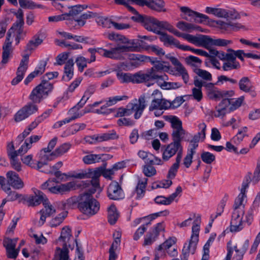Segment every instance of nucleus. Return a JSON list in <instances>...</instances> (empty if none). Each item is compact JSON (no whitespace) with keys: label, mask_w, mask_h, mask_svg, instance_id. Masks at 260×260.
<instances>
[{"label":"nucleus","mask_w":260,"mask_h":260,"mask_svg":"<svg viewBox=\"0 0 260 260\" xmlns=\"http://www.w3.org/2000/svg\"><path fill=\"white\" fill-rule=\"evenodd\" d=\"M170 32L172 33L177 37H182L189 42L197 46H198L200 40V36H195L190 34H183L179 32L174 27H172Z\"/></svg>","instance_id":"c85d7f7f"},{"label":"nucleus","mask_w":260,"mask_h":260,"mask_svg":"<svg viewBox=\"0 0 260 260\" xmlns=\"http://www.w3.org/2000/svg\"><path fill=\"white\" fill-rule=\"evenodd\" d=\"M84 105L82 106L79 105V102L74 107L72 108L68 112V115L69 117L66 118L62 120L58 121L55 122L53 127L54 128H58L62 126L63 124L68 123L73 120L80 118L83 116L85 114L90 112L89 110H88L86 108L84 109L80 110V109L83 107Z\"/></svg>","instance_id":"423d86ee"},{"label":"nucleus","mask_w":260,"mask_h":260,"mask_svg":"<svg viewBox=\"0 0 260 260\" xmlns=\"http://www.w3.org/2000/svg\"><path fill=\"white\" fill-rule=\"evenodd\" d=\"M176 242V238L175 237H170L166 240L162 244L159 245L157 249L154 260H159V258L164 254V251L169 249L170 248L175 246Z\"/></svg>","instance_id":"5701e85b"},{"label":"nucleus","mask_w":260,"mask_h":260,"mask_svg":"<svg viewBox=\"0 0 260 260\" xmlns=\"http://www.w3.org/2000/svg\"><path fill=\"white\" fill-rule=\"evenodd\" d=\"M67 214L66 213H62L58 214L54 218H53L50 221V225L52 227H56L60 225L64 220Z\"/></svg>","instance_id":"69168bd1"},{"label":"nucleus","mask_w":260,"mask_h":260,"mask_svg":"<svg viewBox=\"0 0 260 260\" xmlns=\"http://www.w3.org/2000/svg\"><path fill=\"white\" fill-rule=\"evenodd\" d=\"M119 214L115 206L113 205H111L108 209V221L111 224H114L117 220Z\"/></svg>","instance_id":"ea45409f"},{"label":"nucleus","mask_w":260,"mask_h":260,"mask_svg":"<svg viewBox=\"0 0 260 260\" xmlns=\"http://www.w3.org/2000/svg\"><path fill=\"white\" fill-rule=\"evenodd\" d=\"M193 84L195 87L192 89V95L194 100L198 102H200L203 98L202 87H204L205 88V81H203L202 79H200L198 77H195Z\"/></svg>","instance_id":"393cba45"},{"label":"nucleus","mask_w":260,"mask_h":260,"mask_svg":"<svg viewBox=\"0 0 260 260\" xmlns=\"http://www.w3.org/2000/svg\"><path fill=\"white\" fill-rule=\"evenodd\" d=\"M170 122L173 128L172 133L173 141L181 144V142L184 140L185 136L189 134L183 129L182 122L178 117H172L170 119Z\"/></svg>","instance_id":"0eeeda50"},{"label":"nucleus","mask_w":260,"mask_h":260,"mask_svg":"<svg viewBox=\"0 0 260 260\" xmlns=\"http://www.w3.org/2000/svg\"><path fill=\"white\" fill-rule=\"evenodd\" d=\"M43 204L44 208L41 210L42 212H43V213H45L49 217L56 212L54 207L51 204L48 199H46L45 201L43 202Z\"/></svg>","instance_id":"49530a36"},{"label":"nucleus","mask_w":260,"mask_h":260,"mask_svg":"<svg viewBox=\"0 0 260 260\" xmlns=\"http://www.w3.org/2000/svg\"><path fill=\"white\" fill-rule=\"evenodd\" d=\"M176 153H177L176 160H177L178 158H179V160H181L183 154V147L181 144L172 141L164 149L162 156V160L168 161Z\"/></svg>","instance_id":"9b49d317"},{"label":"nucleus","mask_w":260,"mask_h":260,"mask_svg":"<svg viewBox=\"0 0 260 260\" xmlns=\"http://www.w3.org/2000/svg\"><path fill=\"white\" fill-rule=\"evenodd\" d=\"M138 155L140 158L144 160L145 164L148 165L152 161V159L154 158V155L152 154L143 150H140L138 153Z\"/></svg>","instance_id":"680f3d73"},{"label":"nucleus","mask_w":260,"mask_h":260,"mask_svg":"<svg viewBox=\"0 0 260 260\" xmlns=\"http://www.w3.org/2000/svg\"><path fill=\"white\" fill-rule=\"evenodd\" d=\"M158 34L160 35L159 38L160 41L164 43V45L174 46L182 50L186 49L185 45H181L178 40L167 33L160 31V32Z\"/></svg>","instance_id":"6ab92c4d"},{"label":"nucleus","mask_w":260,"mask_h":260,"mask_svg":"<svg viewBox=\"0 0 260 260\" xmlns=\"http://www.w3.org/2000/svg\"><path fill=\"white\" fill-rule=\"evenodd\" d=\"M36 104L33 102L28 103L20 109L15 115V121L17 122L21 121L37 112L38 108Z\"/></svg>","instance_id":"ddd939ff"},{"label":"nucleus","mask_w":260,"mask_h":260,"mask_svg":"<svg viewBox=\"0 0 260 260\" xmlns=\"http://www.w3.org/2000/svg\"><path fill=\"white\" fill-rule=\"evenodd\" d=\"M201 158L202 161L207 164H211L215 160V156L213 154L206 151L202 153Z\"/></svg>","instance_id":"052dcab7"},{"label":"nucleus","mask_w":260,"mask_h":260,"mask_svg":"<svg viewBox=\"0 0 260 260\" xmlns=\"http://www.w3.org/2000/svg\"><path fill=\"white\" fill-rule=\"evenodd\" d=\"M229 98L225 97L224 99H227L230 102L229 108L230 111H233L240 107L244 101L243 96H241L237 99Z\"/></svg>","instance_id":"79ce46f5"},{"label":"nucleus","mask_w":260,"mask_h":260,"mask_svg":"<svg viewBox=\"0 0 260 260\" xmlns=\"http://www.w3.org/2000/svg\"><path fill=\"white\" fill-rule=\"evenodd\" d=\"M205 12L207 14H213V15L219 18H226L228 17L237 18L238 14H235L234 16H232V11L228 12L226 10L221 8H212L207 7L205 9Z\"/></svg>","instance_id":"4be33fe9"},{"label":"nucleus","mask_w":260,"mask_h":260,"mask_svg":"<svg viewBox=\"0 0 260 260\" xmlns=\"http://www.w3.org/2000/svg\"><path fill=\"white\" fill-rule=\"evenodd\" d=\"M24 25H13L11 29L9 30L14 33L15 36L16 43L18 44L20 40L23 39L26 36V32L23 29Z\"/></svg>","instance_id":"72a5a7b5"},{"label":"nucleus","mask_w":260,"mask_h":260,"mask_svg":"<svg viewBox=\"0 0 260 260\" xmlns=\"http://www.w3.org/2000/svg\"><path fill=\"white\" fill-rule=\"evenodd\" d=\"M205 89L209 98L214 100H219L220 99H223L225 97H232L234 94V92L233 90H219L214 86V84L205 81Z\"/></svg>","instance_id":"6e6552de"},{"label":"nucleus","mask_w":260,"mask_h":260,"mask_svg":"<svg viewBox=\"0 0 260 260\" xmlns=\"http://www.w3.org/2000/svg\"><path fill=\"white\" fill-rule=\"evenodd\" d=\"M230 102L227 99H222L216 107L214 115L216 117L222 118L227 113L231 112L229 109Z\"/></svg>","instance_id":"bb28decb"},{"label":"nucleus","mask_w":260,"mask_h":260,"mask_svg":"<svg viewBox=\"0 0 260 260\" xmlns=\"http://www.w3.org/2000/svg\"><path fill=\"white\" fill-rule=\"evenodd\" d=\"M239 86L240 90L245 92L250 91L251 88V82L247 77H242L239 82Z\"/></svg>","instance_id":"09e8293b"},{"label":"nucleus","mask_w":260,"mask_h":260,"mask_svg":"<svg viewBox=\"0 0 260 260\" xmlns=\"http://www.w3.org/2000/svg\"><path fill=\"white\" fill-rule=\"evenodd\" d=\"M94 189L91 192H85L80 196L79 209L83 214L92 216L100 210V204L93 197Z\"/></svg>","instance_id":"f03ea898"},{"label":"nucleus","mask_w":260,"mask_h":260,"mask_svg":"<svg viewBox=\"0 0 260 260\" xmlns=\"http://www.w3.org/2000/svg\"><path fill=\"white\" fill-rule=\"evenodd\" d=\"M148 96L144 94L141 95L138 100V103H130L127 107L131 110V114L135 112V118L139 119L142 115L143 112L146 106L147 98Z\"/></svg>","instance_id":"f8f14e48"},{"label":"nucleus","mask_w":260,"mask_h":260,"mask_svg":"<svg viewBox=\"0 0 260 260\" xmlns=\"http://www.w3.org/2000/svg\"><path fill=\"white\" fill-rule=\"evenodd\" d=\"M118 79L122 83L133 82V74L130 73H118L117 74Z\"/></svg>","instance_id":"338daca9"},{"label":"nucleus","mask_w":260,"mask_h":260,"mask_svg":"<svg viewBox=\"0 0 260 260\" xmlns=\"http://www.w3.org/2000/svg\"><path fill=\"white\" fill-rule=\"evenodd\" d=\"M75 242L71 229L66 226L62 228L60 236L56 241V247H59L62 251L64 250L69 253V248H74Z\"/></svg>","instance_id":"39448f33"},{"label":"nucleus","mask_w":260,"mask_h":260,"mask_svg":"<svg viewBox=\"0 0 260 260\" xmlns=\"http://www.w3.org/2000/svg\"><path fill=\"white\" fill-rule=\"evenodd\" d=\"M10 36L11 34L8 33L7 35L6 42L3 47V51L2 55V60L1 62L0 63V66L7 63L11 57L12 49V43L10 41ZM2 68V67H0V69Z\"/></svg>","instance_id":"b1692460"},{"label":"nucleus","mask_w":260,"mask_h":260,"mask_svg":"<svg viewBox=\"0 0 260 260\" xmlns=\"http://www.w3.org/2000/svg\"><path fill=\"white\" fill-rule=\"evenodd\" d=\"M260 180V158L258 160L256 167L254 171L252 182L256 184Z\"/></svg>","instance_id":"774afa93"},{"label":"nucleus","mask_w":260,"mask_h":260,"mask_svg":"<svg viewBox=\"0 0 260 260\" xmlns=\"http://www.w3.org/2000/svg\"><path fill=\"white\" fill-rule=\"evenodd\" d=\"M166 58L169 59L172 64L175 67L176 71L181 76L184 82L186 84L189 81V75L185 68L175 57L169 53L166 55Z\"/></svg>","instance_id":"f3484780"},{"label":"nucleus","mask_w":260,"mask_h":260,"mask_svg":"<svg viewBox=\"0 0 260 260\" xmlns=\"http://www.w3.org/2000/svg\"><path fill=\"white\" fill-rule=\"evenodd\" d=\"M195 73L200 77L203 81L211 82L212 80V75L208 71L200 69L196 70Z\"/></svg>","instance_id":"5fc2aeb1"},{"label":"nucleus","mask_w":260,"mask_h":260,"mask_svg":"<svg viewBox=\"0 0 260 260\" xmlns=\"http://www.w3.org/2000/svg\"><path fill=\"white\" fill-rule=\"evenodd\" d=\"M182 191V188L180 186H177L176 189L175 191L170 195L168 197H165L164 196H157L155 199V202L157 204L165 205H170L175 199L177 197L181 194Z\"/></svg>","instance_id":"412c9836"},{"label":"nucleus","mask_w":260,"mask_h":260,"mask_svg":"<svg viewBox=\"0 0 260 260\" xmlns=\"http://www.w3.org/2000/svg\"><path fill=\"white\" fill-rule=\"evenodd\" d=\"M147 180L148 179L147 178L139 180L136 188V191L137 192L136 198L137 199H141L144 196Z\"/></svg>","instance_id":"4c0bfd02"},{"label":"nucleus","mask_w":260,"mask_h":260,"mask_svg":"<svg viewBox=\"0 0 260 260\" xmlns=\"http://www.w3.org/2000/svg\"><path fill=\"white\" fill-rule=\"evenodd\" d=\"M180 161L181 160H179V158H178L177 160H176V162L173 164L169 170L167 175L168 178L172 179L175 178L179 167Z\"/></svg>","instance_id":"bf43d9fd"},{"label":"nucleus","mask_w":260,"mask_h":260,"mask_svg":"<svg viewBox=\"0 0 260 260\" xmlns=\"http://www.w3.org/2000/svg\"><path fill=\"white\" fill-rule=\"evenodd\" d=\"M176 26L182 31L191 32L192 30H197L199 31H203L200 26L184 21H179L177 23Z\"/></svg>","instance_id":"e433bc0d"},{"label":"nucleus","mask_w":260,"mask_h":260,"mask_svg":"<svg viewBox=\"0 0 260 260\" xmlns=\"http://www.w3.org/2000/svg\"><path fill=\"white\" fill-rule=\"evenodd\" d=\"M35 193V196H30L27 198V202L28 206H36L47 199L46 195L40 190H37Z\"/></svg>","instance_id":"cd10ccee"},{"label":"nucleus","mask_w":260,"mask_h":260,"mask_svg":"<svg viewBox=\"0 0 260 260\" xmlns=\"http://www.w3.org/2000/svg\"><path fill=\"white\" fill-rule=\"evenodd\" d=\"M151 96L153 99L149 107L150 111L155 110H166L171 107V103L162 99V93L159 90H154Z\"/></svg>","instance_id":"9d476101"},{"label":"nucleus","mask_w":260,"mask_h":260,"mask_svg":"<svg viewBox=\"0 0 260 260\" xmlns=\"http://www.w3.org/2000/svg\"><path fill=\"white\" fill-rule=\"evenodd\" d=\"M117 138L118 136L114 131H112L107 133L96 135V140L97 142H102L110 140H114L117 139Z\"/></svg>","instance_id":"58836bf2"},{"label":"nucleus","mask_w":260,"mask_h":260,"mask_svg":"<svg viewBox=\"0 0 260 260\" xmlns=\"http://www.w3.org/2000/svg\"><path fill=\"white\" fill-rule=\"evenodd\" d=\"M52 260H70L69 254L66 250L62 251L59 247H56Z\"/></svg>","instance_id":"8fccbe9b"},{"label":"nucleus","mask_w":260,"mask_h":260,"mask_svg":"<svg viewBox=\"0 0 260 260\" xmlns=\"http://www.w3.org/2000/svg\"><path fill=\"white\" fill-rule=\"evenodd\" d=\"M244 213L245 211L233 209L230 225L231 232H239L243 228L242 218Z\"/></svg>","instance_id":"2eb2a0df"},{"label":"nucleus","mask_w":260,"mask_h":260,"mask_svg":"<svg viewBox=\"0 0 260 260\" xmlns=\"http://www.w3.org/2000/svg\"><path fill=\"white\" fill-rule=\"evenodd\" d=\"M72 145L70 143H64L57 147L54 151V154L56 157L61 156L67 153L71 148Z\"/></svg>","instance_id":"de8ad7c7"},{"label":"nucleus","mask_w":260,"mask_h":260,"mask_svg":"<svg viewBox=\"0 0 260 260\" xmlns=\"http://www.w3.org/2000/svg\"><path fill=\"white\" fill-rule=\"evenodd\" d=\"M74 62L73 59H69L66 63L64 67V75L62 79L66 81H70L74 75Z\"/></svg>","instance_id":"473e14b6"},{"label":"nucleus","mask_w":260,"mask_h":260,"mask_svg":"<svg viewBox=\"0 0 260 260\" xmlns=\"http://www.w3.org/2000/svg\"><path fill=\"white\" fill-rule=\"evenodd\" d=\"M53 84L49 81L42 80L31 92L29 99L34 103H40L53 89Z\"/></svg>","instance_id":"20e7f679"},{"label":"nucleus","mask_w":260,"mask_h":260,"mask_svg":"<svg viewBox=\"0 0 260 260\" xmlns=\"http://www.w3.org/2000/svg\"><path fill=\"white\" fill-rule=\"evenodd\" d=\"M95 87L94 85H90L88 86L86 90L84 92L83 96L79 102V105H84L86 101L88 100L90 96L94 92Z\"/></svg>","instance_id":"13d9d810"},{"label":"nucleus","mask_w":260,"mask_h":260,"mask_svg":"<svg viewBox=\"0 0 260 260\" xmlns=\"http://www.w3.org/2000/svg\"><path fill=\"white\" fill-rule=\"evenodd\" d=\"M29 60V55L26 54L23 56L21 60L19 67L17 69L16 75L23 79L25 73L28 68V63Z\"/></svg>","instance_id":"c9c22d12"},{"label":"nucleus","mask_w":260,"mask_h":260,"mask_svg":"<svg viewBox=\"0 0 260 260\" xmlns=\"http://www.w3.org/2000/svg\"><path fill=\"white\" fill-rule=\"evenodd\" d=\"M128 99L127 96L126 95H117L113 97H110L108 98V100L107 101L106 104V106L101 107V110L104 109L105 108L107 107L111 106L115 104H116L118 102L125 100Z\"/></svg>","instance_id":"6e6d98bb"},{"label":"nucleus","mask_w":260,"mask_h":260,"mask_svg":"<svg viewBox=\"0 0 260 260\" xmlns=\"http://www.w3.org/2000/svg\"><path fill=\"white\" fill-rule=\"evenodd\" d=\"M80 201V196L78 198L72 197L67 199L64 203V206L67 208H73L78 203V207Z\"/></svg>","instance_id":"e2e57ef3"},{"label":"nucleus","mask_w":260,"mask_h":260,"mask_svg":"<svg viewBox=\"0 0 260 260\" xmlns=\"http://www.w3.org/2000/svg\"><path fill=\"white\" fill-rule=\"evenodd\" d=\"M87 7V6L80 5L72 7L71 9L70 10L69 13H67L68 14V17L70 16H76Z\"/></svg>","instance_id":"0e129e2a"},{"label":"nucleus","mask_w":260,"mask_h":260,"mask_svg":"<svg viewBox=\"0 0 260 260\" xmlns=\"http://www.w3.org/2000/svg\"><path fill=\"white\" fill-rule=\"evenodd\" d=\"M43 37L40 34H37L28 42L26 46L27 51H31L35 49L39 45L43 42Z\"/></svg>","instance_id":"f704fd0d"},{"label":"nucleus","mask_w":260,"mask_h":260,"mask_svg":"<svg viewBox=\"0 0 260 260\" xmlns=\"http://www.w3.org/2000/svg\"><path fill=\"white\" fill-rule=\"evenodd\" d=\"M57 183L56 178H50L41 185V188L43 190H48L51 193L62 194L64 192L75 189L76 186L74 182H69L60 185H58Z\"/></svg>","instance_id":"7ed1b4c3"},{"label":"nucleus","mask_w":260,"mask_h":260,"mask_svg":"<svg viewBox=\"0 0 260 260\" xmlns=\"http://www.w3.org/2000/svg\"><path fill=\"white\" fill-rule=\"evenodd\" d=\"M129 58L134 61L131 62L132 66L138 67L140 65L141 62L146 60L147 57L140 54H131L129 55Z\"/></svg>","instance_id":"a18cd8bd"},{"label":"nucleus","mask_w":260,"mask_h":260,"mask_svg":"<svg viewBox=\"0 0 260 260\" xmlns=\"http://www.w3.org/2000/svg\"><path fill=\"white\" fill-rule=\"evenodd\" d=\"M232 43L231 40L223 39H212L209 36L201 35L198 46L209 49L212 46L225 47Z\"/></svg>","instance_id":"1a4fd4ad"},{"label":"nucleus","mask_w":260,"mask_h":260,"mask_svg":"<svg viewBox=\"0 0 260 260\" xmlns=\"http://www.w3.org/2000/svg\"><path fill=\"white\" fill-rule=\"evenodd\" d=\"M199 240L196 237L190 238L189 243H185L182 249V254L186 256L189 254H193L196 250Z\"/></svg>","instance_id":"2f4dec72"},{"label":"nucleus","mask_w":260,"mask_h":260,"mask_svg":"<svg viewBox=\"0 0 260 260\" xmlns=\"http://www.w3.org/2000/svg\"><path fill=\"white\" fill-rule=\"evenodd\" d=\"M112 43H108L106 45V47L110 46V48H89L88 52L90 53V57L88 59V63L95 61L96 53L105 58L113 60H123L124 59V54L125 52L134 50V47L127 46H117L116 47H112Z\"/></svg>","instance_id":"f257e3e1"},{"label":"nucleus","mask_w":260,"mask_h":260,"mask_svg":"<svg viewBox=\"0 0 260 260\" xmlns=\"http://www.w3.org/2000/svg\"><path fill=\"white\" fill-rule=\"evenodd\" d=\"M101 159V154H90L84 156L82 158V160L84 164L87 165H90L99 162L100 161Z\"/></svg>","instance_id":"37998d69"},{"label":"nucleus","mask_w":260,"mask_h":260,"mask_svg":"<svg viewBox=\"0 0 260 260\" xmlns=\"http://www.w3.org/2000/svg\"><path fill=\"white\" fill-rule=\"evenodd\" d=\"M96 21L99 25L106 28L112 27L114 22L111 19L103 16L97 17Z\"/></svg>","instance_id":"4d7b16f0"},{"label":"nucleus","mask_w":260,"mask_h":260,"mask_svg":"<svg viewBox=\"0 0 260 260\" xmlns=\"http://www.w3.org/2000/svg\"><path fill=\"white\" fill-rule=\"evenodd\" d=\"M156 80L157 85L162 89L165 83L169 80L168 75L165 73H153L152 80Z\"/></svg>","instance_id":"864d4df0"},{"label":"nucleus","mask_w":260,"mask_h":260,"mask_svg":"<svg viewBox=\"0 0 260 260\" xmlns=\"http://www.w3.org/2000/svg\"><path fill=\"white\" fill-rule=\"evenodd\" d=\"M7 177L8 184L14 188L18 189L23 187V182L16 173L9 171L7 173Z\"/></svg>","instance_id":"a878e982"},{"label":"nucleus","mask_w":260,"mask_h":260,"mask_svg":"<svg viewBox=\"0 0 260 260\" xmlns=\"http://www.w3.org/2000/svg\"><path fill=\"white\" fill-rule=\"evenodd\" d=\"M75 63L78 67V71L80 72H83L84 69L87 67L88 59L83 56L78 55L75 59Z\"/></svg>","instance_id":"3c124183"},{"label":"nucleus","mask_w":260,"mask_h":260,"mask_svg":"<svg viewBox=\"0 0 260 260\" xmlns=\"http://www.w3.org/2000/svg\"><path fill=\"white\" fill-rule=\"evenodd\" d=\"M86 126V124L83 123H76L70 126L67 131L69 135H73L80 131L84 129Z\"/></svg>","instance_id":"603ef678"},{"label":"nucleus","mask_w":260,"mask_h":260,"mask_svg":"<svg viewBox=\"0 0 260 260\" xmlns=\"http://www.w3.org/2000/svg\"><path fill=\"white\" fill-rule=\"evenodd\" d=\"M53 153L54 151L49 152L48 151H46L44 148L42 149L39 154L40 159L37 164V169L41 172L47 173V172L41 170V169L43 166L46 165L48 161H51L56 157V156Z\"/></svg>","instance_id":"aec40b11"},{"label":"nucleus","mask_w":260,"mask_h":260,"mask_svg":"<svg viewBox=\"0 0 260 260\" xmlns=\"http://www.w3.org/2000/svg\"><path fill=\"white\" fill-rule=\"evenodd\" d=\"M108 197L113 200H119L124 197V193L121 186L116 181L112 182L107 189Z\"/></svg>","instance_id":"dca6fc26"},{"label":"nucleus","mask_w":260,"mask_h":260,"mask_svg":"<svg viewBox=\"0 0 260 260\" xmlns=\"http://www.w3.org/2000/svg\"><path fill=\"white\" fill-rule=\"evenodd\" d=\"M194 217H196L192 227V234L190 238L196 237L197 239L199 240V234L200 232V225L201 220V216L200 215H197L196 216L195 214L193 215Z\"/></svg>","instance_id":"a19ab883"},{"label":"nucleus","mask_w":260,"mask_h":260,"mask_svg":"<svg viewBox=\"0 0 260 260\" xmlns=\"http://www.w3.org/2000/svg\"><path fill=\"white\" fill-rule=\"evenodd\" d=\"M248 128L244 126L240 128L237 135L232 140L235 144H238L241 142L245 136H247Z\"/></svg>","instance_id":"c03bdc74"},{"label":"nucleus","mask_w":260,"mask_h":260,"mask_svg":"<svg viewBox=\"0 0 260 260\" xmlns=\"http://www.w3.org/2000/svg\"><path fill=\"white\" fill-rule=\"evenodd\" d=\"M158 20L154 17L146 16L143 23L144 27L148 30L152 31L156 34L160 32L157 29Z\"/></svg>","instance_id":"c756f323"},{"label":"nucleus","mask_w":260,"mask_h":260,"mask_svg":"<svg viewBox=\"0 0 260 260\" xmlns=\"http://www.w3.org/2000/svg\"><path fill=\"white\" fill-rule=\"evenodd\" d=\"M180 10L185 15L190 17V19H189L186 17L184 18L185 19L190 21L193 20L195 22L201 23L203 22V21L209 19V17L208 16L194 11L187 7H181L180 8Z\"/></svg>","instance_id":"a211bd4d"},{"label":"nucleus","mask_w":260,"mask_h":260,"mask_svg":"<svg viewBox=\"0 0 260 260\" xmlns=\"http://www.w3.org/2000/svg\"><path fill=\"white\" fill-rule=\"evenodd\" d=\"M133 3L142 7L146 6L158 12L166 11L165 3L163 0H134Z\"/></svg>","instance_id":"4468645a"},{"label":"nucleus","mask_w":260,"mask_h":260,"mask_svg":"<svg viewBox=\"0 0 260 260\" xmlns=\"http://www.w3.org/2000/svg\"><path fill=\"white\" fill-rule=\"evenodd\" d=\"M246 191L241 189L240 193L235 199L233 209L244 211L245 205L246 203Z\"/></svg>","instance_id":"7c9ffc66"}]
</instances>
